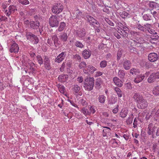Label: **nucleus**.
<instances>
[{
	"label": "nucleus",
	"mask_w": 159,
	"mask_h": 159,
	"mask_svg": "<svg viewBox=\"0 0 159 159\" xmlns=\"http://www.w3.org/2000/svg\"><path fill=\"white\" fill-rule=\"evenodd\" d=\"M25 36L27 39L31 41H34V39L36 38V36L30 32H27Z\"/></svg>",
	"instance_id": "24"
},
{
	"label": "nucleus",
	"mask_w": 159,
	"mask_h": 159,
	"mask_svg": "<svg viewBox=\"0 0 159 159\" xmlns=\"http://www.w3.org/2000/svg\"><path fill=\"white\" fill-rule=\"evenodd\" d=\"M49 23L52 27H57L59 24V21L57 19V16L56 15H52L49 18Z\"/></svg>",
	"instance_id": "2"
},
{
	"label": "nucleus",
	"mask_w": 159,
	"mask_h": 159,
	"mask_svg": "<svg viewBox=\"0 0 159 159\" xmlns=\"http://www.w3.org/2000/svg\"><path fill=\"white\" fill-rule=\"evenodd\" d=\"M86 17L87 18L88 21L89 22L90 25L93 22V21H94L93 20H95L92 16L89 15H87Z\"/></svg>",
	"instance_id": "37"
},
{
	"label": "nucleus",
	"mask_w": 159,
	"mask_h": 159,
	"mask_svg": "<svg viewBox=\"0 0 159 159\" xmlns=\"http://www.w3.org/2000/svg\"><path fill=\"white\" fill-rule=\"evenodd\" d=\"M103 128H105L102 130V136L103 137L107 136L110 135V128L107 126L103 127Z\"/></svg>",
	"instance_id": "20"
},
{
	"label": "nucleus",
	"mask_w": 159,
	"mask_h": 159,
	"mask_svg": "<svg viewBox=\"0 0 159 159\" xmlns=\"http://www.w3.org/2000/svg\"><path fill=\"white\" fill-rule=\"evenodd\" d=\"M123 65L124 68L125 70H128L130 69L131 64L129 61L126 60L124 62Z\"/></svg>",
	"instance_id": "26"
},
{
	"label": "nucleus",
	"mask_w": 159,
	"mask_h": 159,
	"mask_svg": "<svg viewBox=\"0 0 159 159\" xmlns=\"http://www.w3.org/2000/svg\"><path fill=\"white\" fill-rule=\"evenodd\" d=\"M59 37L60 40L62 42H65L67 40L68 36L67 34L65 33H62L59 36Z\"/></svg>",
	"instance_id": "28"
},
{
	"label": "nucleus",
	"mask_w": 159,
	"mask_h": 159,
	"mask_svg": "<svg viewBox=\"0 0 159 159\" xmlns=\"http://www.w3.org/2000/svg\"><path fill=\"white\" fill-rule=\"evenodd\" d=\"M94 78L93 77H89L86 79L84 84V87L85 90L90 91L93 89L94 84Z\"/></svg>",
	"instance_id": "1"
},
{
	"label": "nucleus",
	"mask_w": 159,
	"mask_h": 159,
	"mask_svg": "<svg viewBox=\"0 0 159 159\" xmlns=\"http://www.w3.org/2000/svg\"><path fill=\"white\" fill-rule=\"evenodd\" d=\"M114 90L117 93L118 97L121 98L122 97V93L120 88L117 87H115Z\"/></svg>",
	"instance_id": "31"
},
{
	"label": "nucleus",
	"mask_w": 159,
	"mask_h": 159,
	"mask_svg": "<svg viewBox=\"0 0 159 159\" xmlns=\"http://www.w3.org/2000/svg\"><path fill=\"white\" fill-rule=\"evenodd\" d=\"M159 59V55L156 53L152 52L149 53L148 56V60L152 62L157 61Z\"/></svg>",
	"instance_id": "10"
},
{
	"label": "nucleus",
	"mask_w": 159,
	"mask_h": 159,
	"mask_svg": "<svg viewBox=\"0 0 159 159\" xmlns=\"http://www.w3.org/2000/svg\"><path fill=\"white\" fill-rule=\"evenodd\" d=\"M130 72L132 75H136L137 73H138V71L137 70L134 68H132L130 70Z\"/></svg>",
	"instance_id": "48"
},
{
	"label": "nucleus",
	"mask_w": 159,
	"mask_h": 159,
	"mask_svg": "<svg viewBox=\"0 0 159 159\" xmlns=\"http://www.w3.org/2000/svg\"><path fill=\"white\" fill-rule=\"evenodd\" d=\"M93 21H93V22L91 25L93 26L94 27L99 28L100 26L99 23L95 19L93 20Z\"/></svg>",
	"instance_id": "42"
},
{
	"label": "nucleus",
	"mask_w": 159,
	"mask_h": 159,
	"mask_svg": "<svg viewBox=\"0 0 159 159\" xmlns=\"http://www.w3.org/2000/svg\"><path fill=\"white\" fill-rule=\"evenodd\" d=\"M97 70L93 66L91 65H89L85 68L84 70V72L87 74H92L95 71Z\"/></svg>",
	"instance_id": "7"
},
{
	"label": "nucleus",
	"mask_w": 159,
	"mask_h": 159,
	"mask_svg": "<svg viewBox=\"0 0 159 159\" xmlns=\"http://www.w3.org/2000/svg\"><path fill=\"white\" fill-rule=\"evenodd\" d=\"M83 78L82 77H78L77 80L80 83H81L83 81Z\"/></svg>",
	"instance_id": "63"
},
{
	"label": "nucleus",
	"mask_w": 159,
	"mask_h": 159,
	"mask_svg": "<svg viewBox=\"0 0 159 159\" xmlns=\"http://www.w3.org/2000/svg\"><path fill=\"white\" fill-rule=\"evenodd\" d=\"M81 113H83L85 116L87 115H89V111L88 109L85 107L83 108L80 111Z\"/></svg>",
	"instance_id": "40"
},
{
	"label": "nucleus",
	"mask_w": 159,
	"mask_h": 159,
	"mask_svg": "<svg viewBox=\"0 0 159 159\" xmlns=\"http://www.w3.org/2000/svg\"><path fill=\"white\" fill-rule=\"evenodd\" d=\"M143 18L144 20L148 21L151 20L152 19V16L148 14H144L143 16Z\"/></svg>",
	"instance_id": "38"
},
{
	"label": "nucleus",
	"mask_w": 159,
	"mask_h": 159,
	"mask_svg": "<svg viewBox=\"0 0 159 159\" xmlns=\"http://www.w3.org/2000/svg\"><path fill=\"white\" fill-rule=\"evenodd\" d=\"M133 98L135 102L137 103L144 98L143 96L139 93H134Z\"/></svg>",
	"instance_id": "16"
},
{
	"label": "nucleus",
	"mask_w": 159,
	"mask_h": 159,
	"mask_svg": "<svg viewBox=\"0 0 159 159\" xmlns=\"http://www.w3.org/2000/svg\"><path fill=\"white\" fill-rule=\"evenodd\" d=\"M19 48L18 45L16 43H14L11 46L9 51L11 53H17L19 52Z\"/></svg>",
	"instance_id": "15"
},
{
	"label": "nucleus",
	"mask_w": 159,
	"mask_h": 159,
	"mask_svg": "<svg viewBox=\"0 0 159 159\" xmlns=\"http://www.w3.org/2000/svg\"><path fill=\"white\" fill-rule=\"evenodd\" d=\"M66 24L64 22H62L60 23V25L58 28V30L59 32L62 31L64 29L66 26Z\"/></svg>",
	"instance_id": "33"
},
{
	"label": "nucleus",
	"mask_w": 159,
	"mask_h": 159,
	"mask_svg": "<svg viewBox=\"0 0 159 159\" xmlns=\"http://www.w3.org/2000/svg\"><path fill=\"white\" fill-rule=\"evenodd\" d=\"M88 108L89 109L88 110V111L89 112V115H90L91 113L93 114L95 112V110L93 107L91 106H89Z\"/></svg>",
	"instance_id": "47"
},
{
	"label": "nucleus",
	"mask_w": 159,
	"mask_h": 159,
	"mask_svg": "<svg viewBox=\"0 0 159 159\" xmlns=\"http://www.w3.org/2000/svg\"><path fill=\"white\" fill-rule=\"evenodd\" d=\"M118 106H117L113 110L112 112L113 113L116 114L118 112Z\"/></svg>",
	"instance_id": "62"
},
{
	"label": "nucleus",
	"mask_w": 159,
	"mask_h": 159,
	"mask_svg": "<svg viewBox=\"0 0 159 159\" xmlns=\"http://www.w3.org/2000/svg\"><path fill=\"white\" fill-rule=\"evenodd\" d=\"M113 80L115 84L119 87H121L123 85V82L117 77H114Z\"/></svg>",
	"instance_id": "18"
},
{
	"label": "nucleus",
	"mask_w": 159,
	"mask_h": 159,
	"mask_svg": "<svg viewBox=\"0 0 159 159\" xmlns=\"http://www.w3.org/2000/svg\"><path fill=\"white\" fill-rule=\"evenodd\" d=\"M82 54L84 59H87L90 57L91 52L89 49H85L83 51Z\"/></svg>",
	"instance_id": "19"
},
{
	"label": "nucleus",
	"mask_w": 159,
	"mask_h": 159,
	"mask_svg": "<svg viewBox=\"0 0 159 159\" xmlns=\"http://www.w3.org/2000/svg\"><path fill=\"white\" fill-rule=\"evenodd\" d=\"M66 56V52L65 51L62 52L55 59L54 61L57 63H60L64 60Z\"/></svg>",
	"instance_id": "9"
},
{
	"label": "nucleus",
	"mask_w": 159,
	"mask_h": 159,
	"mask_svg": "<svg viewBox=\"0 0 159 159\" xmlns=\"http://www.w3.org/2000/svg\"><path fill=\"white\" fill-rule=\"evenodd\" d=\"M138 121L136 118H135L134 119V123L133 124V127L134 128H136L137 127Z\"/></svg>",
	"instance_id": "54"
},
{
	"label": "nucleus",
	"mask_w": 159,
	"mask_h": 159,
	"mask_svg": "<svg viewBox=\"0 0 159 159\" xmlns=\"http://www.w3.org/2000/svg\"><path fill=\"white\" fill-rule=\"evenodd\" d=\"M158 79H159V72L153 73L151 74L148 78V81L149 83H152Z\"/></svg>",
	"instance_id": "6"
},
{
	"label": "nucleus",
	"mask_w": 159,
	"mask_h": 159,
	"mask_svg": "<svg viewBox=\"0 0 159 159\" xmlns=\"http://www.w3.org/2000/svg\"><path fill=\"white\" fill-rule=\"evenodd\" d=\"M47 43L50 46L53 45V43L52 39H48L47 40Z\"/></svg>",
	"instance_id": "57"
},
{
	"label": "nucleus",
	"mask_w": 159,
	"mask_h": 159,
	"mask_svg": "<svg viewBox=\"0 0 159 159\" xmlns=\"http://www.w3.org/2000/svg\"><path fill=\"white\" fill-rule=\"evenodd\" d=\"M148 105V102L147 100L144 98L142 101L137 104V107L140 109H144L146 108Z\"/></svg>",
	"instance_id": "12"
},
{
	"label": "nucleus",
	"mask_w": 159,
	"mask_h": 159,
	"mask_svg": "<svg viewBox=\"0 0 159 159\" xmlns=\"http://www.w3.org/2000/svg\"><path fill=\"white\" fill-rule=\"evenodd\" d=\"M114 34L117 39H119L121 38L120 35L118 32V31L114 32Z\"/></svg>",
	"instance_id": "53"
},
{
	"label": "nucleus",
	"mask_w": 159,
	"mask_h": 159,
	"mask_svg": "<svg viewBox=\"0 0 159 159\" xmlns=\"http://www.w3.org/2000/svg\"><path fill=\"white\" fill-rule=\"evenodd\" d=\"M28 64L29 65L28 66V69L29 70V74H34L36 72V69L35 68L36 66L35 64L32 61H30Z\"/></svg>",
	"instance_id": "14"
},
{
	"label": "nucleus",
	"mask_w": 159,
	"mask_h": 159,
	"mask_svg": "<svg viewBox=\"0 0 159 159\" xmlns=\"http://www.w3.org/2000/svg\"><path fill=\"white\" fill-rule=\"evenodd\" d=\"M87 66V64L85 61H83L80 62L79 65V67L80 69L86 68Z\"/></svg>",
	"instance_id": "46"
},
{
	"label": "nucleus",
	"mask_w": 159,
	"mask_h": 159,
	"mask_svg": "<svg viewBox=\"0 0 159 159\" xmlns=\"http://www.w3.org/2000/svg\"><path fill=\"white\" fill-rule=\"evenodd\" d=\"M63 6L60 3H57L53 6L52 10L53 13L55 14H59L63 10Z\"/></svg>",
	"instance_id": "4"
},
{
	"label": "nucleus",
	"mask_w": 159,
	"mask_h": 159,
	"mask_svg": "<svg viewBox=\"0 0 159 159\" xmlns=\"http://www.w3.org/2000/svg\"><path fill=\"white\" fill-rule=\"evenodd\" d=\"M17 10V8L15 6L10 5L8 8V10H6L4 11V13L7 16H9L11 14Z\"/></svg>",
	"instance_id": "13"
},
{
	"label": "nucleus",
	"mask_w": 159,
	"mask_h": 159,
	"mask_svg": "<svg viewBox=\"0 0 159 159\" xmlns=\"http://www.w3.org/2000/svg\"><path fill=\"white\" fill-rule=\"evenodd\" d=\"M78 103L79 105L83 106H86L87 105V103L86 101V99L83 98L79 100Z\"/></svg>",
	"instance_id": "34"
},
{
	"label": "nucleus",
	"mask_w": 159,
	"mask_h": 159,
	"mask_svg": "<svg viewBox=\"0 0 159 159\" xmlns=\"http://www.w3.org/2000/svg\"><path fill=\"white\" fill-rule=\"evenodd\" d=\"M7 18L5 16H2L0 18L1 21H6Z\"/></svg>",
	"instance_id": "61"
},
{
	"label": "nucleus",
	"mask_w": 159,
	"mask_h": 159,
	"mask_svg": "<svg viewBox=\"0 0 159 159\" xmlns=\"http://www.w3.org/2000/svg\"><path fill=\"white\" fill-rule=\"evenodd\" d=\"M145 77V75L143 74H140L137 76L136 77L134 80L135 83H138L141 82Z\"/></svg>",
	"instance_id": "22"
},
{
	"label": "nucleus",
	"mask_w": 159,
	"mask_h": 159,
	"mask_svg": "<svg viewBox=\"0 0 159 159\" xmlns=\"http://www.w3.org/2000/svg\"><path fill=\"white\" fill-rule=\"evenodd\" d=\"M149 6L150 8L153 9H155L158 10L159 8V4L154 2H151L149 3Z\"/></svg>",
	"instance_id": "25"
},
{
	"label": "nucleus",
	"mask_w": 159,
	"mask_h": 159,
	"mask_svg": "<svg viewBox=\"0 0 159 159\" xmlns=\"http://www.w3.org/2000/svg\"><path fill=\"white\" fill-rule=\"evenodd\" d=\"M68 101L70 102L71 105H72L73 106L79 109V107H78V106L75 104L73 101L70 100H68Z\"/></svg>",
	"instance_id": "55"
},
{
	"label": "nucleus",
	"mask_w": 159,
	"mask_h": 159,
	"mask_svg": "<svg viewBox=\"0 0 159 159\" xmlns=\"http://www.w3.org/2000/svg\"><path fill=\"white\" fill-rule=\"evenodd\" d=\"M136 27L139 30L141 31L144 32L145 31V28L139 23H137L136 24Z\"/></svg>",
	"instance_id": "44"
},
{
	"label": "nucleus",
	"mask_w": 159,
	"mask_h": 159,
	"mask_svg": "<svg viewBox=\"0 0 159 159\" xmlns=\"http://www.w3.org/2000/svg\"><path fill=\"white\" fill-rule=\"evenodd\" d=\"M102 10L104 12H105L107 14L109 13L110 12L109 10L106 7H105L103 8Z\"/></svg>",
	"instance_id": "56"
},
{
	"label": "nucleus",
	"mask_w": 159,
	"mask_h": 159,
	"mask_svg": "<svg viewBox=\"0 0 159 159\" xmlns=\"http://www.w3.org/2000/svg\"><path fill=\"white\" fill-rule=\"evenodd\" d=\"M129 112L128 110L126 108H124L120 112L119 116L122 118H124L126 117Z\"/></svg>",
	"instance_id": "17"
},
{
	"label": "nucleus",
	"mask_w": 159,
	"mask_h": 159,
	"mask_svg": "<svg viewBox=\"0 0 159 159\" xmlns=\"http://www.w3.org/2000/svg\"><path fill=\"white\" fill-rule=\"evenodd\" d=\"M133 118L132 117H131L130 116H129L127 119L126 120V122L129 124H131L133 121Z\"/></svg>",
	"instance_id": "50"
},
{
	"label": "nucleus",
	"mask_w": 159,
	"mask_h": 159,
	"mask_svg": "<svg viewBox=\"0 0 159 159\" xmlns=\"http://www.w3.org/2000/svg\"><path fill=\"white\" fill-rule=\"evenodd\" d=\"M102 75V73L100 71H97L96 72V74L95 75V77H97L99 76Z\"/></svg>",
	"instance_id": "59"
},
{
	"label": "nucleus",
	"mask_w": 159,
	"mask_h": 159,
	"mask_svg": "<svg viewBox=\"0 0 159 159\" xmlns=\"http://www.w3.org/2000/svg\"><path fill=\"white\" fill-rule=\"evenodd\" d=\"M118 32L120 35L124 37H126L128 36V34L127 31L122 30H121L118 29Z\"/></svg>",
	"instance_id": "35"
},
{
	"label": "nucleus",
	"mask_w": 159,
	"mask_h": 159,
	"mask_svg": "<svg viewBox=\"0 0 159 159\" xmlns=\"http://www.w3.org/2000/svg\"><path fill=\"white\" fill-rule=\"evenodd\" d=\"M80 89V87L76 84L74 85L72 89L73 91L76 93H78Z\"/></svg>",
	"instance_id": "41"
},
{
	"label": "nucleus",
	"mask_w": 159,
	"mask_h": 159,
	"mask_svg": "<svg viewBox=\"0 0 159 159\" xmlns=\"http://www.w3.org/2000/svg\"><path fill=\"white\" fill-rule=\"evenodd\" d=\"M52 39L53 41V43L56 47H58L60 44V41H59L58 38L56 35H54L52 36Z\"/></svg>",
	"instance_id": "21"
},
{
	"label": "nucleus",
	"mask_w": 159,
	"mask_h": 159,
	"mask_svg": "<svg viewBox=\"0 0 159 159\" xmlns=\"http://www.w3.org/2000/svg\"><path fill=\"white\" fill-rule=\"evenodd\" d=\"M122 26L121 25V27H122L123 30H124L126 31H129V29L126 26L123 25L122 24Z\"/></svg>",
	"instance_id": "60"
},
{
	"label": "nucleus",
	"mask_w": 159,
	"mask_h": 159,
	"mask_svg": "<svg viewBox=\"0 0 159 159\" xmlns=\"http://www.w3.org/2000/svg\"><path fill=\"white\" fill-rule=\"evenodd\" d=\"M156 129V127L152 123L150 124L148 126L147 128V133L149 135H151L153 139L156 138L155 132Z\"/></svg>",
	"instance_id": "5"
},
{
	"label": "nucleus",
	"mask_w": 159,
	"mask_h": 159,
	"mask_svg": "<svg viewBox=\"0 0 159 159\" xmlns=\"http://www.w3.org/2000/svg\"><path fill=\"white\" fill-rule=\"evenodd\" d=\"M132 135L134 138H135L137 139L139 138V137H140V135L139 134L136 133L134 134L133 133L132 134Z\"/></svg>",
	"instance_id": "58"
},
{
	"label": "nucleus",
	"mask_w": 159,
	"mask_h": 159,
	"mask_svg": "<svg viewBox=\"0 0 159 159\" xmlns=\"http://www.w3.org/2000/svg\"><path fill=\"white\" fill-rule=\"evenodd\" d=\"M152 92L156 96H159V85L154 87L153 89Z\"/></svg>",
	"instance_id": "30"
},
{
	"label": "nucleus",
	"mask_w": 159,
	"mask_h": 159,
	"mask_svg": "<svg viewBox=\"0 0 159 159\" xmlns=\"http://www.w3.org/2000/svg\"><path fill=\"white\" fill-rule=\"evenodd\" d=\"M40 25V23L39 20H36V21H31L30 23V27L34 30H37L39 29V31L40 34H42V28H39Z\"/></svg>",
	"instance_id": "3"
},
{
	"label": "nucleus",
	"mask_w": 159,
	"mask_h": 159,
	"mask_svg": "<svg viewBox=\"0 0 159 159\" xmlns=\"http://www.w3.org/2000/svg\"><path fill=\"white\" fill-rule=\"evenodd\" d=\"M68 79V76L66 75L61 74L58 76V80L61 82H66Z\"/></svg>",
	"instance_id": "23"
},
{
	"label": "nucleus",
	"mask_w": 159,
	"mask_h": 159,
	"mask_svg": "<svg viewBox=\"0 0 159 159\" xmlns=\"http://www.w3.org/2000/svg\"><path fill=\"white\" fill-rule=\"evenodd\" d=\"M18 1L19 3L23 5H28L30 3L28 0H18Z\"/></svg>",
	"instance_id": "45"
},
{
	"label": "nucleus",
	"mask_w": 159,
	"mask_h": 159,
	"mask_svg": "<svg viewBox=\"0 0 159 159\" xmlns=\"http://www.w3.org/2000/svg\"><path fill=\"white\" fill-rule=\"evenodd\" d=\"M107 62L105 60H103L101 61L100 63V66L102 68H104L106 67Z\"/></svg>",
	"instance_id": "43"
},
{
	"label": "nucleus",
	"mask_w": 159,
	"mask_h": 159,
	"mask_svg": "<svg viewBox=\"0 0 159 159\" xmlns=\"http://www.w3.org/2000/svg\"><path fill=\"white\" fill-rule=\"evenodd\" d=\"M43 62L44 67L47 70H50L51 68V64L49 57L46 56H43Z\"/></svg>",
	"instance_id": "11"
},
{
	"label": "nucleus",
	"mask_w": 159,
	"mask_h": 159,
	"mask_svg": "<svg viewBox=\"0 0 159 159\" xmlns=\"http://www.w3.org/2000/svg\"><path fill=\"white\" fill-rule=\"evenodd\" d=\"M106 22L110 25L111 26H114V23L111 20H109L108 18H106L105 19Z\"/></svg>",
	"instance_id": "51"
},
{
	"label": "nucleus",
	"mask_w": 159,
	"mask_h": 159,
	"mask_svg": "<svg viewBox=\"0 0 159 159\" xmlns=\"http://www.w3.org/2000/svg\"><path fill=\"white\" fill-rule=\"evenodd\" d=\"M123 137L126 140H128L129 139V135L127 134H124Z\"/></svg>",
	"instance_id": "64"
},
{
	"label": "nucleus",
	"mask_w": 159,
	"mask_h": 159,
	"mask_svg": "<svg viewBox=\"0 0 159 159\" xmlns=\"http://www.w3.org/2000/svg\"><path fill=\"white\" fill-rule=\"evenodd\" d=\"M75 45L77 48H84V45L79 41H76L74 43Z\"/></svg>",
	"instance_id": "32"
},
{
	"label": "nucleus",
	"mask_w": 159,
	"mask_h": 159,
	"mask_svg": "<svg viewBox=\"0 0 159 159\" xmlns=\"http://www.w3.org/2000/svg\"><path fill=\"white\" fill-rule=\"evenodd\" d=\"M75 33L77 37L82 39L85 37L86 30L83 28H80L76 30Z\"/></svg>",
	"instance_id": "8"
},
{
	"label": "nucleus",
	"mask_w": 159,
	"mask_h": 159,
	"mask_svg": "<svg viewBox=\"0 0 159 159\" xmlns=\"http://www.w3.org/2000/svg\"><path fill=\"white\" fill-rule=\"evenodd\" d=\"M36 58L38 62L39 65H41L43 64V60L41 56L40 55L37 56Z\"/></svg>",
	"instance_id": "36"
},
{
	"label": "nucleus",
	"mask_w": 159,
	"mask_h": 159,
	"mask_svg": "<svg viewBox=\"0 0 159 159\" xmlns=\"http://www.w3.org/2000/svg\"><path fill=\"white\" fill-rule=\"evenodd\" d=\"M119 14L120 16L123 18H125L129 16L128 13L124 11L120 12Z\"/></svg>",
	"instance_id": "39"
},
{
	"label": "nucleus",
	"mask_w": 159,
	"mask_h": 159,
	"mask_svg": "<svg viewBox=\"0 0 159 159\" xmlns=\"http://www.w3.org/2000/svg\"><path fill=\"white\" fill-rule=\"evenodd\" d=\"M122 54V52L120 50H119L117 53V59L118 60L120 59Z\"/></svg>",
	"instance_id": "52"
},
{
	"label": "nucleus",
	"mask_w": 159,
	"mask_h": 159,
	"mask_svg": "<svg viewBox=\"0 0 159 159\" xmlns=\"http://www.w3.org/2000/svg\"><path fill=\"white\" fill-rule=\"evenodd\" d=\"M106 97L104 95H99L98 98V102L100 103L104 104L106 101Z\"/></svg>",
	"instance_id": "29"
},
{
	"label": "nucleus",
	"mask_w": 159,
	"mask_h": 159,
	"mask_svg": "<svg viewBox=\"0 0 159 159\" xmlns=\"http://www.w3.org/2000/svg\"><path fill=\"white\" fill-rule=\"evenodd\" d=\"M126 73L124 70H119L118 73V75L120 78L123 80L125 78Z\"/></svg>",
	"instance_id": "27"
},
{
	"label": "nucleus",
	"mask_w": 159,
	"mask_h": 159,
	"mask_svg": "<svg viewBox=\"0 0 159 159\" xmlns=\"http://www.w3.org/2000/svg\"><path fill=\"white\" fill-rule=\"evenodd\" d=\"M73 58L78 61H80L81 60V57L79 54H76L73 55Z\"/></svg>",
	"instance_id": "49"
}]
</instances>
